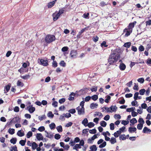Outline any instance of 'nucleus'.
I'll use <instances>...</instances> for the list:
<instances>
[{
  "label": "nucleus",
  "instance_id": "f257e3e1",
  "mask_svg": "<svg viewBox=\"0 0 151 151\" xmlns=\"http://www.w3.org/2000/svg\"><path fill=\"white\" fill-rule=\"evenodd\" d=\"M122 53V51L121 49L119 48H117L115 49L111 55H112V56H113V57L116 59L117 60H118L120 57V55Z\"/></svg>",
  "mask_w": 151,
  "mask_h": 151
},
{
  "label": "nucleus",
  "instance_id": "f03ea898",
  "mask_svg": "<svg viewBox=\"0 0 151 151\" xmlns=\"http://www.w3.org/2000/svg\"><path fill=\"white\" fill-rule=\"evenodd\" d=\"M45 41L47 43H50L55 40V37L54 35H48L45 38Z\"/></svg>",
  "mask_w": 151,
  "mask_h": 151
},
{
  "label": "nucleus",
  "instance_id": "7ed1b4c3",
  "mask_svg": "<svg viewBox=\"0 0 151 151\" xmlns=\"http://www.w3.org/2000/svg\"><path fill=\"white\" fill-rule=\"evenodd\" d=\"M37 61L40 65L44 66H47L48 65V60H47L39 58L38 59Z\"/></svg>",
  "mask_w": 151,
  "mask_h": 151
},
{
  "label": "nucleus",
  "instance_id": "20e7f679",
  "mask_svg": "<svg viewBox=\"0 0 151 151\" xmlns=\"http://www.w3.org/2000/svg\"><path fill=\"white\" fill-rule=\"evenodd\" d=\"M112 55H110L109 58L108 59V63L109 65H112L114 63L116 62L118 60L116 58H114Z\"/></svg>",
  "mask_w": 151,
  "mask_h": 151
},
{
  "label": "nucleus",
  "instance_id": "39448f33",
  "mask_svg": "<svg viewBox=\"0 0 151 151\" xmlns=\"http://www.w3.org/2000/svg\"><path fill=\"white\" fill-rule=\"evenodd\" d=\"M76 110L78 111V114L79 115H83L85 114L84 108H81L80 106H78L76 108Z\"/></svg>",
  "mask_w": 151,
  "mask_h": 151
},
{
  "label": "nucleus",
  "instance_id": "423d86ee",
  "mask_svg": "<svg viewBox=\"0 0 151 151\" xmlns=\"http://www.w3.org/2000/svg\"><path fill=\"white\" fill-rule=\"evenodd\" d=\"M124 33L126 32V33L125 35V37H128L129 36L131 33L132 32V29H128L127 28H126L123 31Z\"/></svg>",
  "mask_w": 151,
  "mask_h": 151
},
{
  "label": "nucleus",
  "instance_id": "0eeeda50",
  "mask_svg": "<svg viewBox=\"0 0 151 151\" xmlns=\"http://www.w3.org/2000/svg\"><path fill=\"white\" fill-rule=\"evenodd\" d=\"M11 120L12 123H19L20 119L19 117H15L13 118Z\"/></svg>",
  "mask_w": 151,
  "mask_h": 151
},
{
  "label": "nucleus",
  "instance_id": "6e6552de",
  "mask_svg": "<svg viewBox=\"0 0 151 151\" xmlns=\"http://www.w3.org/2000/svg\"><path fill=\"white\" fill-rule=\"evenodd\" d=\"M28 110L29 113L31 114L33 113L35 110V107H33L32 105H30L27 107V109Z\"/></svg>",
  "mask_w": 151,
  "mask_h": 151
},
{
  "label": "nucleus",
  "instance_id": "1a4fd4ad",
  "mask_svg": "<svg viewBox=\"0 0 151 151\" xmlns=\"http://www.w3.org/2000/svg\"><path fill=\"white\" fill-rule=\"evenodd\" d=\"M11 86V85L10 83H9L4 88V93H6L8 92L9 91Z\"/></svg>",
  "mask_w": 151,
  "mask_h": 151
},
{
  "label": "nucleus",
  "instance_id": "9d476101",
  "mask_svg": "<svg viewBox=\"0 0 151 151\" xmlns=\"http://www.w3.org/2000/svg\"><path fill=\"white\" fill-rule=\"evenodd\" d=\"M60 15L59 14V13L56 14L55 13H53L52 14V16L54 21H55L57 20L60 17Z\"/></svg>",
  "mask_w": 151,
  "mask_h": 151
},
{
  "label": "nucleus",
  "instance_id": "9b49d317",
  "mask_svg": "<svg viewBox=\"0 0 151 151\" xmlns=\"http://www.w3.org/2000/svg\"><path fill=\"white\" fill-rule=\"evenodd\" d=\"M77 52L76 50H73L71 51L70 55L72 58H76L77 55Z\"/></svg>",
  "mask_w": 151,
  "mask_h": 151
},
{
  "label": "nucleus",
  "instance_id": "f8f14e48",
  "mask_svg": "<svg viewBox=\"0 0 151 151\" xmlns=\"http://www.w3.org/2000/svg\"><path fill=\"white\" fill-rule=\"evenodd\" d=\"M142 132L144 133H150L151 132V130L147 127H145L143 128Z\"/></svg>",
  "mask_w": 151,
  "mask_h": 151
},
{
  "label": "nucleus",
  "instance_id": "ddd939ff",
  "mask_svg": "<svg viewBox=\"0 0 151 151\" xmlns=\"http://www.w3.org/2000/svg\"><path fill=\"white\" fill-rule=\"evenodd\" d=\"M137 130V129L136 127H130L129 128L128 131L130 133H132L133 132H135Z\"/></svg>",
  "mask_w": 151,
  "mask_h": 151
},
{
  "label": "nucleus",
  "instance_id": "4468645a",
  "mask_svg": "<svg viewBox=\"0 0 151 151\" xmlns=\"http://www.w3.org/2000/svg\"><path fill=\"white\" fill-rule=\"evenodd\" d=\"M136 23V22L135 21H134L133 22L130 23L127 28L129 29H132V28L134 27L135 24Z\"/></svg>",
  "mask_w": 151,
  "mask_h": 151
},
{
  "label": "nucleus",
  "instance_id": "2eb2a0df",
  "mask_svg": "<svg viewBox=\"0 0 151 151\" xmlns=\"http://www.w3.org/2000/svg\"><path fill=\"white\" fill-rule=\"evenodd\" d=\"M36 137L38 140H42L43 139V137L42 134L41 133H37Z\"/></svg>",
  "mask_w": 151,
  "mask_h": 151
},
{
  "label": "nucleus",
  "instance_id": "dca6fc26",
  "mask_svg": "<svg viewBox=\"0 0 151 151\" xmlns=\"http://www.w3.org/2000/svg\"><path fill=\"white\" fill-rule=\"evenodd\" d=\"M119 68L121 70H124L126 68V66L123 63H120L119 66Z\"/></svg>",
  "mask_w": 151,
  "mask_h": 151
},
{
  "label": "nucleus",
  "instance_id": "f3484780",
  "mask_svg": "<svg viewBox=\"0 0 151 151\" xmlns=\"http://www.w3.org/2000/svg\"><path fill=\"white\" fill-rule=\"evenodd\" d=\"M98 104L96 103H92L90 105V108L91 109H93L95 108H97Z\"/></svg>",
  "mask_w": 151,
  "mask_h": 151
},
{
  "label": "nucleus",
  "instance_id": "a211bd4d",
  "mask_svg": "<svg viewBox=\"0 0 151 151\" xmlns=\"http://www.w3.org/2000/svg\"><path fill=\"white\" fill-rule=\"evenodd\" d=\"M56 1L55 0L48 3L47 6L48 8H50L52 7L55 4Z\"/></svg>",
  "mask_w": 151,
  "mask_h": 151
},
{
  "label": "nucleus",
  "instance_id": "6ab92c4d",
  "mask_svg": "<svg viewBox=\"0 0 151 151\" xmlns=\"http://www.w3.org/2000/svg\"><path fill=\"white\" fill-rule=\"evenodd\" d=\"M17 134L18 136L20 137H22L24 135V132L23 131L22 132L21 130H19L17 132Z\"/></svg>",
  "mask_w": 151,
  "mask_h": 151
},
{
  "label": "nucleus",
  "instance_id": "aec40b11",
  "mask_svg": "<svg viewBox=\"0 0 151 151\" xmlns=\"http://www.w3.org/2000/svg\"><path fill=\"white\" fill-rule=\"evenodd\" d=\"M117 107L116 106H111L110 107V109L112 111L115 112L117 109Z\"/></svg>",
  "mask_w": 151,
  "mask_h": 151
},
{
  "label": "nucleus",
  "instance_id": "412c9836",
  "mask_svg": "<svg viewBox=\"0 0 151 151\" xmlns=\"http://www.w3.org/2000/svg\"><path fill=\"white\" fill-rule=\"evenodd\" d=\"M82 123L85 126H87V124L88 123V120L86 118L84 119H83V120L82 121Z\"/></svg>",
  "mask_w": 151,
  "mask_h": 151
},
{
  "label": "nucleus",
  "instance_id": "4be33fe9",
  "mask_svg": "<svg viewBox=\"0 0 151 151\" xmlns=\"http://www.w3.org/2000/svg\"><path fill=\"white\" fill-rule=\"evenodd\" d=\"M38 145L36 142H33L32 145V149L33 150H35L38 147Z\"/></svg>",
  "mask_w": 151,
  "mask_h": 151
},
{
  "label": "nucleus",
  "instance_id": "5701e85b",
  "mask_svg": "<svg viewBox=\"0 0 151 151\" xmlns=\"http://www.w3.org/2000/svg\"><path fill=\"white\" fill-rule=\"evenodd\" d=\"M90 149L91 151H96L97 150V147L96 145H93L90 147Z\"/></svg>",
  "mask_w": 151,
  "mask_h": 151
},
{
  "label": "nucleus",
  "instance_id": "b1692460",
  "mask_svg": "<svg viewBox=\"0 0 151 151\" xmlns=\"http://www.w3.org/2000/svg\"><path fill=\"white\" fill-rule=\"evenodd\" d=\"M17 141V139L16 138H12L10 140V142L11 143L15 144Z\"/></svg>",
  "mask_w": 151,
  "mask_h": 151
},
{
  "label": "nucleus",
  "instance_id": "393cba45",
  "mask_svg": "<svg viewBox=\"0 0 151 151\" xmlns=\"http://www.w3.org/2000/svg\"><path fill=\"white\" fill-rule=\"evenodd\" d=\"M96 114H94V116L95 117L97 116H99L102 117L103 115L101 113L99 112L96 111L95 112Z\"/></svg>",
  "mask_w": 151,
  "mask_h": 151
},
{
  "label": "nucleus",
  "instance_id": "a878e982",
  "mask_svg": "<svg viewBox=\"0 0 151 151\" xmlns=\"http://www.w3.org/2000/svg\"><path fill=\"white\" fill-rule=\"evenodd\" d=\"M81 147L80 145L79 144H76L75 146L73 147V149L77 150L78 148H81Z\"/></svg>",
  "mask_w": 151,
  "mask_h": 151
},
{
  "label": "nucleus",
  "instance_id": "bb28decb",
  "mask_svg": "<svg viewBox=\"0 0 151 151\" xmlns=\"http://www.w3.org/2000/svg\"><path fill=\"white\" fill-rule=\"evenodd\" d=\"M56 129L59 132H61L63 131V129L62 126L61 125H59L57 127Z\"/></svg>",
  "mask_w": 151,
  "mask_h": 151
},
{
  "label": "nucleus",
  "instance_id": "cd10ccee",
  "mask_svg": "<svg viewBox=\"0 0 151 151\" xmlns=\"http://www.w3.org/2000/svg\"><path fill=\"white\" fill-rule=\"evenodd\" d=\"M131 45V42H128L125 43L124 45L123 46L125 47L128 48L130 47Z\"/></svg>",
  "mask_w": 151,
  "mask_h": 151
},
{
  "label": "nucleus",
  "instance_id": "c85d7f7f",
  "mask_svg": "<svg viewBox=\"0 0 151 151\" xmlns=\"http://www.w3.org/2000/svg\"><path fill=\"white\" fill-rule=\"evenodd\" d=\"M130 122L134 125L135 123H137V121L135 118H133L130 121Z\"/></svg>",
  "mask_w": 151,
  "mask_h": 151
},
{
  "label": "nucleus",
  "instance_id": "c756f323",
  "mask_svg": "<svg viewBox=\"0 0 151 151\" xmlns=\"http://www.w3.org/2000/svg\"><path fill=\"white\" fill-rule=\"evenodd\" d=\"M8 132L11 134H13L15 133V129H14L10 128L9 129Z\"/></svg>",
  "mask_w": 151,
  "mask_h": 151
},
{
  "label": "nucleus",
  "instance_id": "7c9ffc66",
  "mask_svg": "<svg viewBox=\"0 0 151 151\" xmlns=\"http://www.w3.org/2000/svg\"><path fill=\"white\" fill-rule=\"evenodd\" d=\"M110 141L111 144H114L116 142V138L114 137L111 138V139L110 140Z\"/></svg>",
  "mask_w": 151,
  "mask_h": 151
},
{
  "label": "nucleus",
  "instance_id": "2f4dec72",
  "mask_svg": "<svg viewBox=\"0 0 151 151\" xmlns=\"http://www.w3.org/2000/svg\"><path fill=\"white\" fill-rule=\"evenodd\" d=\"M55 124L54 123H52L49 125V127L51 129H54L55 128Z\"/></svg>",
  "mask_w": 151,
  "mask_h": 151
},
{
  "label": "nucleus",
  "instance_id": "473e14b6",
  "mask_svg": "<svg viewBox=\"0 0 151 151\" xmlns=\"http://www.w3.org/2000/svg\"><path fill=\"white\" fill-rule=\"evenodd\" d=\"M91 97V99L94 101L97 100L98 98V95H94Z\"/></svg>",
  "mask_w": 151,
  "mask_h": 151
},
{
  "label": "nucleus",
  "instance_id": "72a5a7b5",
  "mask_svg": "<svg viewBox=\"0 0 151 151\" xmlns=\"http://www.w3.org/2000/svg\"><path fill=\"white\" fill-rule=\"evenodd\" d=\"M137 102L136 100H134V101H133L131 102V104L133 106H138V104H137Z\"/></svg>",
  "mask_w": 151,
  "mask_h": 151
},
{
  "label": "nucleus",
  "instance_id": "f704fd0d",
  "mask_svg": "<svg viewBox=\"0 0 151 151\" xmlns=\"http://www.w3.org/2000/svg\"><path fill=\"white\" fill-rule=\"evenodd\" d=\"M106 145V142L105 141H104L102 143V144H101L99 146V147L100 148H102L104 147Z\"/></svg>",
  "mask_w": 151,
  "mask_h": 151
},
{
  "label": "nucleus",
  "instance_id": "c9c22d12",
  "mask_svg": "<svg viewBox=\"0 0 151 151\" xmlns=\"http://www.w3.org/2000/svg\"><path fill=\"white\" fill-rule=\"evenodd\" d=\"M145 91L146 90L145 89H141L139 91V94L141 95H143L144 94Z\"/></svg>",
  "mask_w": 151,
  "mask_h": 151
},
{
  "label": "nucleus",
  "instance_id": "e433bc0d",
  "mask_svg": "<svg viewBox=\"0 0 151 151\" xmlns=\"http://www.w3.org/2000/svg\"><path fill=\"white\" fill-rule=\"evenodd\" d=\"M114 116L116 119H119L121 118V116L119 114H116L114 115Z\"/></svg>",
  "mask_w": 151,
  "mask_h": 151
},
{
  "label": "nucleus",
  "instance_id": "4c0bfd02",
  "mask_svg": "<svg viewBox=\"0 0 151 151\" xmlns=\"http://www.w3.org/2000/svg\"><path fill=\"white\" fill-rule=\"evenodd\" d=\"M26 142V139H25V140H20L19 142V143L22 146H24V145Z\"/></svg>",
  "mask_w": 151,
  "mask_h": 151
},
{
  "label": "nucleus",
  "instance_id": "58836bf2",
  "mask_svg": "<svg viewBox=\"0 0 151 151\" xmlns=\"http://www.w3.org/2000/svg\"><path fill=\"white\" fill-rule=\"evenodd\" d=\"M101 46L103 47H107L108 45L106 44V41H103L101 44Z\"/></svg>",
  "mask_w": 151,
  "mask_h": 151
},
{
  "label": "nucleus",
  "instance_id": "ea45409f",
  "mask_svg": "<svg viewBox=\"0 0 151 151\" xmlns=\"http://www.w3.org/2000/svg\"><path fill=\"white\" fill-rule=\"evenodd\" d=\"M106 123L104 121H101L100 122L101 125L103 127H106Z\"/></svg>",
  "mask_w": 151,
  "mask_h": 151
},
{
  "label": "nucleus",
  "instance_id": "a19ab883",
  "mask_svg": "<svg viewBox=\"0 0 151 151\" xmlns=\"http://www.w3.org/2000/svg\"><path fill=\"white\" fill-rule=\"evenodd\" d=\"M17 85L18 86H19L22 87L24 86V84L21 81H18L17 82Z\"/></svg>",
  "mask_w": 151,
  "mask_h": 151
},
{
  "label": "nucleus",
  "instance_id": "79ce46f5",
  "mask_svg": "<svg viewBox=\"0 0 151 151\" xmlns=\"http://www.w3.org/2000/svg\"><path fill=\"white\" fill-rule=\"evenodd\" d=\"M139 93L138 92H136L134 94V100H136L138 99V97Z\"/></svg>",
  "mask_w": 151,
  "mask_h": 151
},
{
  "label": "nucleus",
  "instance_id": "37998d69",
  "mask_svg": "<svg viewBox=\"0 0 151 151\" xmlns=\"http://www.w3.org/2000/svg\"><path fill=\"white\" fill-rule=\"evenodd\" d=\"M59 64L61 66H62L64 67H65L66 65V63L63 60L61 61L60 63H59Z\"/></svg>",
  "mask_w": 151,
  "mask_h": 151
},
{
  "label": "nucleus",
  "instance_id": "c03bdc74",
  "mask_svg": "<svg viewBox=\"0 0 151 151\" xmlns=\"http://www.w3.org/2000/svg\"><path fill=\"white\" fill-rule=\"evenodd\" d=\"M65 8L63 7L61 9H60L58 13H59L60 15H61L62 14H63Z\"/></svg>",
  "mask_w": 151,
  "mask_h": 151
},
{
  "label": "nucleus",
  "instance_id": "a18cd8bd",
  "mask_svg": "<svg viewBox=\"0 0 151 151\" xmlns=\"http://www.w3.org/2000/svg\"><path fill=\"white\" fill-rule=\"evenodd\" d=\"M48 117L51 118H52L54 116V114H52V112L51 111H49L47 114Z\"/></svg>",
  "mask_w": 151,
  "mask_h": 151
},
{
  "label": "nucleus",
  "instance_id": "49530a36",
  "mask_svg": "<svg viewBox=\"0 0 151 151\" xmlns=\"http://www.w3.org/2000/svg\"><path fill=\"white\" fill-rule=\"evenodd\" d=\"M94 124L92 122H90L88 123L87 125L89 128H91L94 126Z\"/></svg>",
  "mask_w": 151,
  "mask_h": 151
},
{
  "label": "nucleus",
  "instance_id": "de8ad7c7",
  "mask_svg": "<svg viewBox=\"0 0 151 151\" xmlns=\"http://www.w3.org/2000/svg\"><path fill=\"white\" fill-rule=\"evenodd\" d=\"M143 124H139L137 125V128L139 130H141L143 127Z\"/></svg>",
  "mask_w": 151,
  "mask_h": 151
},
{
  "label": "nucleus",
  "instance_id": "09e8293b",
  "mask_svg": "<svg viewBox=\"0 0 151 151\" xmlns=\"http://www.w3.org/2000/svg\"><path fill=\"white\" fill-rule=\"evenodd\" d=\"M32 132L29 131L27 134V138H29L32 136Z\"/></svg>",
  "mask_w": 151,
  "mask_h": 151
},
{
  "label": "nucleus",
  "instance_id": "8fccbe9b",
  "mask_svg": "<svg viewBox=\"0 0 151 151\" xmlns=\"http://www.w3.org/2000/svg\"><path fill=\"white\" fill-rule=\"evenodd\" d=\"M119 137L120 139H121L122 140H125L126 139L125 135L124 134L120 135Z\"/></svg>",
  "mask_w": 151,
  "mask_h": 151
},
{
  "label": "nucleus",
  "instance_id": "3c124183",
  "mask_svg": "<svg viewBox=\"0 0 151 151\" xmlns=\"http://www.w3.org/2000/svg\"><path fill=\"white\" fill-rule=\"evenodd\" d=\"M46 117L45 115H43L42 116H39L38 119L40 121H42L43 119H46Z\"/></svg>",
  "mask_w": 151,
  "mask_h": 151
},
{
  "label": "nucleus",
  "instance_id": "603ef678",
  "mask_svg": "<svg viewBox=\"0 0 151 151\" xmlns=\"http://www.w3.org/2000/svg\"><path fill=\"white\" fill-rule=\"evenodd\" d=\"M61 137V135L59 134H56L54 136V138L56 139H59Z\"/></svg>",
  "mask_w": 151,
  "mask_h": 151
},
{
  "label": "nucleus",
  "instance_id": "864d4df0",
  "mask_svg": "<svg viewBox=\"0 0 151 151\" xmlns=\"http://www.w3.org/2000/svg\"><path fill=\"white\" fill-rule=\"evenodd\" d=\"M68 47H64L61 49V50L63 52H66L68 51Z\"/></svg>",
  "mask_w": 151,
  "mask_h": 151
},
{
  "label": "nucleus",
  "instance_id": "5fc2aeb1",
  "mask_svg": "<svg viewBox=\"0 0 151 151\" xmlns=\"http://www.w3.org/2000/svg\"><path fill=\"white\" fill-rule=\"evenodd\" d=\"M129 123V121L124 120H122L121 122V123L122 124H123L124 125H127Z\"/></svg>",
  "mask_w": 151,
  "mask_h": 151
},
{
  "label": "nucleus",
  "instance_id": "6e6d98bb",
  "mask_svg": "<svg viewBox=\"0 0 151 151\" xmlns=\"http://www.w3.org/2000/svg\"><path fill=\"white\" fill-rule=\"evenodd\" d=\"M110 129L113 130L114 129V125L113 123H111L110 124Z\"/></svg>",
  "mask_w": 151,
  "mask_h": 151
},
{
  "label": "nucleus",
  "instance_id": "4d7b16f0",
  "mask_svg": "<svg viewBox=\"0 0 151 151\" xmlns=\"http://www.w3.org/2000/svg\"><path fill=\"white\" fill-rule=\"evenodd\" d=\"M89 133L91 134H94L96 132V130L95 129H93L92 130H90L89 131Z\"/></svg>",
  "mask_w": 151,
  "mask_h": 151
},
{
  "label": "nucleus",
  "instance_id": "13d9d810",
  "mask_svg": "<svg viewBox=\"0 0 151 151\" xmlns=\"http://www.w3.org/2000/svg\"><path fill=\"white\" fill-rule=\"evenodd\" d=\"M138 122L139 124H143L145 123V122L143 120V118H139L138 120Z\"/></svg>",
  "mask_w": 151,
  "mask_h": 151
},
{
  "label": "nucleus",
  "instance_id": "bf43d9fd",
  "mask_svg": "<svg viewBox=\"0 0 151 151\" xmlns=\"http://www.w3.org/2000/svg\"><path fill=\"white\" fill-rule=\"evenodd\" d=\"M68 112L70 113L74 114L76 112V110L74 109H72L68 110Z\"/></svg>",
  "mask_w": 151,
  "mask_h": 151
},
{
  "label": "nucleus",
  "instance_id": "052dcab7",
  "mask_svg": "<svg viewBox=\"0 0 151 151\" xmlns=\"http://www.w3.org/2000/svg\"><path fill=\"white\" fill-rule=\"evenodd\" d=\"M12 149L10 151H18L17 150V147L16 145H15L14 146L12 147Z\"/></svg>",
  "mask_w": 151,
  "mask_h": 151
},
{
  "label": "nucleus",
  "instance_id": "680f3d73",
  "mask_svg": "<svg viewBox=\"0 0 151 151\" xmlns=\"http://www.w3.org/2000/svg\"><path fill=\"white\" fill-rule=\"evenodd\" d=\"M38 130L40 132L43 131L45 130V128L44 126H41L38 128Z\"/></svg>",
  "mask_w": 151,
  "mask_h": 151
},
{
  "label": "nucleus",
  "instance_id": "e2e57ef3",
  "mask_svg": "<svg viewBox=\"0 0 151 151\" xmlns=\"http://www.w3.org/2000/svg\"><path fill=\"white\" fill-rule=\"evenodd\" d=\"M89 13H84L83 16V17L86 19L89 18Z\"/></svg>",
  "mask_w": 151,
  "mask_h": 151
},
{
  "label": "nucleus",
  "instance_id": "0e129e2a",
  "mask_svg": "<svg viewBox=\"0 0 151 151\" xmlns=\"http://www.w3.org/2000/svg\"><path fill=\"white\" fill-rule=\"evenodd\" d=\"M137 81L139 82L140 83H143L144 81V79L142 78H139L137 80Z\"/></svg>",
  "mask_w": 151,
  "mask_h": 151
},
{
  "label": "nucleus",
  "instance_id": "69168bd1",
  "mask_svg": "<svg viewBox=\"0 0 151 151\" xmlns=\"http://www.w3.org/2000/svg\"><path fill=\"white\" fill-rule=\"evenodd\" d=\"M138 49L139 51L142 52L144 50V48L142 45H141L139 46Z\"/></svg>",
  "mask_w": 151,
  "mask_h": 151
},
{
  "label": "nucleus",
  "instance_id": "338daca9",
  "mask_svg": "<svg viewBox=\"0 0 151 151\" xmlns=\"http://www.w3.org/2000/svg\"><path fill=\"white\" fill-rule=\"evenodd\" d=\"M65 101V99L64 98H63L61 99H60L59 100V102L60 104H62Z\"/></svg>",
  "mask_w": 151,
  "mask_h": 151
},
{
  "label": "nucleus",
  "instance_id": "774afa93",
  "mask_svg": "<svg viewBox=\"0 0 151 151\" xmlns=\"http://www.w3.org/2000/svg\"><path fill=\"white\" fill-rule=\"evenodd\" d=\"M109 4V3L107 2V3H106L104 1H101L100 3V5L102 6H104L105 5H107Z\"/></svg>",
  "mask_w": 151,
  "mask_h": 151
}]
</instances>
